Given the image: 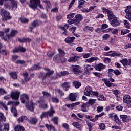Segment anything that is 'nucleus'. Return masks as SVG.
I'll return each instance as SVG.
<instances>
[{"label":"nucleus","mask_w":131,"mask_h":131,"mask_svg":"<svg viewBox=\"0 0 131 131\" xmlns=\"http://www.w3.org/2000/svg\"><path fill=\"white\" fill-rule=\"evenodd\" d=\"M21 101L23 104H26L28 110L32 112L34 110V106H36V104L32 102H29V96L27 94H23L21 96Z\"/></svg>","instance_id":"1"},{"label":"nucleus","mask_w":131,"mask_h":131,"mask_svg":"<svg viewBox=\"0 0 131 131\" xmlns=\"http://www.w3.org/2000/svg\"><path fill=\"white\" fill-rule=\"evenodd\" d=\"M58 51L59 53V55L58 54L56 55L53 57V60L56 63H58V62H62V63H64L66 62V59L64 58V56H65V52L63 51L62 49H58Z\"/></svg>","instance_id":"2"},{"label":"nucleus","mask_w":131,"mask_h":131,"mask_svg":"<svg viewBox=\"0 0 131 131\" xmlns=\"http://www.w3.org/2000/svg\"><path fill=\"white\" fill-rule=\"evenodd\" d=\"M9 1L11 3L10 4H6L5 5V9H9V10H16L17 9V2L15 0H0V5L3 6L4 2Z\"/></svg>","instance_id":"3"},{"label":"nucleus","mask_w":131,"mask_h":131,"mask_svg":"<svg viewBox=\"0 0 131 131\" xmlns=\"http://www.w3.org/2000/svg\"><path fill=\"white\" fill-rule=\"evenodd\" d=\"M108 17L110 24H111V25L114 27L120 25V23H119V21L117 19V17L113 14V12H112V11L108 12Z\"/></svg>","instance_id":"4"},{"label":"nucleus","mask_w":131,"mask_h":131,"mask_svg":"<svg viewBox=\"0 0 131 131\" xmlns=\"http://www.w3.org/2000/svg\"><path fill=\"white\" fill-rule=\"evenodd\" d=\"M6 121V117L4 116L2 113H0V131H9L10 129V125L6 123L4 124V125H2L3 122Z\"/></svg>","instance_id":"5"},{"label":"nucleus","mask_w":131,"mask_h":131,"mask_svg":"<svg viewBox=\"0 0 131 131\" xmlns=\"http://www.w3.org/2000/svg\"><path fill=\"white\" fill-rule=\"evenodd\" d=\"M37 6L40 9H43V7L40 4V0H30L29 7L33 10L37 9Z\"/></svg>","instance_id":"6"},{"label":"nucleus","mask_w":131,"mask_h":131,"mask_svg":"<svg viewBox=\"0 0 131 131\" xmlns=\"http://www.w3.org/2000/svg\"><path fill=\"white\" fill-rule=\"evenodd\" d=\"M54 113H55V111L53 109V106H51L50 110L47 112H43L40 115V117L41 119L45 118V117H51V116H53Z\"/></svg>","instance_id":"7"},{"label":"nucleus","mask_w":131,"mask_h":131,"mask_svg":"<svg viewBox=\"0 0 131 131\" xmlns=\"http://www.w3.org/2000/svg\"><path fill=\"white\" fill-rule=\"evenodd\" d=\"M0 14L3 18V20H10L12 18V16H10V12L5 10L4 9H1Z\"/></svg>","instance_id":"8"},{"label":"nucleus","mask_w":131,"mask_h":131,"mask_svg":"<svg viewBox=\"0 0 131 131\" xmlns=\"http://www.w3.org/2000/svg\"><path fill=\"white\" fill-rule=\"evenodd\" d=\"M106 56L108 57H113L114 58H123V55L122 54L112 51L107 52Z\"/></svg>","instance_id":"9"},{"label":"nucleus","mask_w":131,"mask_h":131,"mask_svg":"<svg viewBox=\"0 0 131 131\" xmlns=\"http://www.w3.org/2000/svg\"><path fill=\"white\" fill-rule=\"evenodd\" d=\"M72 69L75 74L81 73V67L78 65H72Z\"/></svg>","instance_id":"10"},{"label":"nucleus","mask_w":131,"mask_h":131,"mask_svg":"<svg viewBox=\"0 0 131 131\" xmlns=\"http://www.w3.org/2000/svg\"><path fill=\"white\" fill-rule=\"evenodd\" d=\"M123 102L127 104L128 107H131V97L130 96L125 95L123 97Z\"/></svg>","instance_id":"11"},{"label":"nucleus","mask_w":131,"mask_h":131,"mask_svg":"<svg viewBox=\"0 0 131 131\" xmlns=\"http://www.w3.org/2000/svg\"><path fill=\"white\" fill-rule=\"evenodd\" d=\"M125 12L126 13V18L127 19V20H129V19H130L131 18V6L130 5H129L126 7Z\"/></svg>","instance_id":"12"},{"label":"nucleus","mask_w":131,"mask_h":131,"mask_svg":"<svg viewBox=\"0 0 131 131\" xmlns=\"http://www.w3.org/2000/svg\"><path fill=\"white\" fill-rule=\"evenodd\" d=\"M78 97V93H71L69 94V99L72 101V102H74L76 101V98Z\"/></svg>","instance_id":"13"},{"label":"nucleus","mask_w":131,"mask_h":131,"mask_svg":"<svg viewBox=\"0 0 131 131\" xmlns=\"http://www.w3.org/2000/svg\"><path fill=\"white\" fill-rule=\"evenodd\" d=\"M18 34V31L16 30H12L10 31L9 34L7 35V38L11 39V38H14L16 35Z\"/></svg>","instance_id":"14"},{"label":"nucleus","mask_w":131,"mask_h":131,"mask_svg":"<svg viewBox=\"0 0 131 131\" xmlns=\"http://www.w3.org/2000/svg\"><path fill=\"white\" fill-rule=\"evenodd\" d=\"M46 70H47V73L46 74V75H43V74H42V73H41L40 74V75H41L40 78H42V79H46V78L47 77H49V76H50V75H51V74H53V73H54V71H51L49 69H46Z\"/></svg>","instance_id":"15"},{"label":"nucleus","mask_w":131,"mask_h":131,"mask_svg":"<svg viewBox=\"0 0 131 131\" xmlns=\"http://www.w3.org/2000/svg\"><path fill=\"white\" fill-rule=\"evenodd\" d=\"M94 68L97 71H102L103 69H106V65L102 63H98L97 65L95 66Z\"/></svg>","instance_id":"16"},{"label":"nucleus","mask_w":131,"mask_h":131,"mask_svg":"<svg viewBox=\"0 0 131 131\" xmlns=\"http://www.w3.org/2000/svg\"><path fill=\"white\" fill-rule=\"evenodd\" d=\"M92 87L90 86H87L85 87V90L84 91V94L85 96H88L90 97L91 96V94H92Z\"/></svg>","instance_id":"17"},{"label":"nucleus","mask_w":131,"mask_h":131,"mask_svg":"<svg viewBox=\"0 0 131 131\" xmlns=\"http://www.w3.org/2000/svg\"><path fill=\"white\" fill-rule=\"evenodd\" d=\"M11 98L13 100H18L19 96H20V92H12L11 93Z\"/></svg>","instance_id":"18"},{"label":"nucleus","mask_w":131,"mask_h":131,"mask_svg":"<svg viewBox=\"0 0 131 131\" xmlns=\"http://www.w3.org/2000/svg\"><path fill=\"white\" fill-rule=\"evenodd\" d=\"M120 62L123 65V66H129L131 64V60H127L126 58L120 60Z\"/></svg>","instance_id":"19"},{"label":"nucleus","mask_w":131,"mask_h":131,"mask_svg":"<svg viewBox=\"0 0 131 131\" xmlns=\"http://www.w3.org/2000/svg\"><path fill=\"white\" fill-rule=\"evenodd\" d=\"M102 81L104 82V84L106 85L108 88H111L113 86V83L110 82V81L108 80V78H103L102 79Z\"/></svg>","instance_id":"20"},{"label":"nucleus","mask_w":131,"mask_h":131,"mask_svg":"<svg viewBox=\"0 0 131 131\" xmlns=\"http://www.w3.org/2000/svg\"><path fill=\"white\" fill-rule=\"evenodd\" d=\"M74 19L75 21L76 22V24H77V23H79L80 21L83 19V17H82V15L81 14H77L75 16Z\"/></svg>","instance_id":"21"},{"label":"nucleus","mask_w":131,"mask_h":131,"mask_svg":"<svg viewBox=\"0 0 131 131\" xmlns=\"http://www.w3.org/2000/svg\"><path fill=\"white\" fill-rule=\"evenodd\" d=\"M26 51V49L22 47L15 48L13 50V53H19V52H20L21 53H25Z\"/></svg>","instance_id":"22"},{"label":"nucleus","mask_w":131,"mask_h":131,"mask_svg":"<svg viewBox=\"0 0 131 131\" xmlns=\"http://www.w3.org/2000/svg\"><path fill=\"white\" fill-rule=\"evenodd\" d=\"M38 103L40 104L39 108H40V109H46L48 107V105H47V104L45 103L44 101L40 100L38 102Z\"/></svg>","instance_id":"23"},{"label":"nucleus","mask_w":131,"mask_h":131,"mask_svg":"<svg viewBox=\"0 0 131 131\" xmlns=\"http://www.w3.org/2000/svg\"><path fill=\"white\" fill-rule=\"evenodd\" d=\"M23 75L24 77L25 82H27L28 81H29V80H31V77L28 75V73H27V72L24 73Z\"/></svg>","instance_id":"24"},{"label":"nucleus","mask_w":131,"mask_h":131,"mask_svg":"<svg viewBox=\"0 0 131 131\" xmlns=\"http://www.w3.org/2000/svg\"><path fill=\"white\" fill-rule=\"evenodd\" d=\"M98 59H99V58H98V57H92L90 58L86 59L85 60V62L86 63H93V62H95V61H97V60H98Z\"/></svg>","instance_id":"25"},{"label":"nucleus","mask_w":131,"mask_h":131,"mask_svg":"<svg viewBox=\"0 0 131 131\" xmlns=\"http://www.w3.org/2000/svg\"><path fill=\"white\" fill-rule=\"evenodd\" d=\"M73 126L79 129V130H81V128H82V125L78 123L77 122H74L72 123Z\"/></svg>","instance_id":"26"},{"label":"nucleus","mask_w":131,"mask_h":131,"mask_svg":"<svg viewBox=\"0 0 131 131\" xmlns=\"http://www.w3.org/2000/svg\"><path fill=\"white\" fill-rule=\"evenodd\" d=\"M9 75L13 79H17V73L15 72H9Z\"/></svg>","instance_id":"27"},{"label":"nucleus","mask_w":131,"mask_h":131,"mask_svg":"<svg viewBox=\"0 0 131 131\" xmlns=\"http://www.w3.org/2000/svg\"><path fill=\"white\" fill-rule=\"evenodd\" d=\"M37 121H38V119L34 117L30 118L29 122L30 123H31V124H35L37 123Z\"/></svg>","instance_id":"28"},{"label":"nucleus","mask_w":131,"mask_h":131,"mask_svg":"<svg viewBox=\"0 0 131 131\" xmlns=\"http://www.w3.org/2000/svg\"><path fill=\"white\" fill-rule=\"evenodd\" d=\"M24 127L20 125H16L14 127L15 131H24Z\"/></svg>","instance_id":"29"},{"label":"nucleus","mask_w":131,"mask_h":131,"mask_svg":"<svg viewBox=\"0 0 131 131\" xmlns=\"http://www.w3.org/2000/svg\"><path fill=\"white\" fill-rule=\"evenodd\" d=\"M45 126L47 128L48 130L56 131V128H55V127H54V126L52 125H49L48 124H46Z\"/></svg>","instance_id":"30"},{"label":"nucleus","mask_w":131,"mask_h":131,"mask_svg":"<svg viewBox=\"0 0 131 131\" xmlns=\"http://www.w3.org/2000/svg\"><path fill=\"white\" fill-rule=\"evenodd\" d=\"M120 118L121 119H122L123 122H126L128 120V117L127 116V115H121L120 116Z\"/></svg>","instance_id":"31"},{"label":"nucleus","mask_w":131,"mask_h":131,"mask_svg":"<svg viewBox=\"0 0 131 131\" xmlns=\"http://www.w3.org/2000/svg\"><path fill=\"white\" fill-rule=\"evenodd\" d=\"M84 69L85 70H87V71L94 70V66L86 64V65H84Z\"/></svg>","instance_id":"32"},{"label":"nucleus","mask_w":131,"mask_h":131,"mask_svg":"<svg viewBox=\"0 0 131 131\" xmlns=\"http://www.w3.org/2000/svg\"><path fill=\"white\" fill-rule=\"evenodd\" d=\"M42 2L45 3L46 10L48 11V10L51 8V3H50V1L48 0H43Z\"/></svg>","instance_id":"33"},{"label":"nucleus","mask_w":131,"mask_h":131,"mask_svg":"<svg viewBox=\"0 0 131 131\" xmlns=\"http://www.w3.org/2000/svg\"><path fill=\"white\" fill-rule=\"evenodd\" d=\"M18 40L19 42H30L31 41L30 38H18Z\"/></svg>","instance_id":"34"},{"label":"nucleus","mask_w":131,"mask_h":131,"mask_svg":"<svg viewBox=\"0 0 131 131\" xmlns=\"http://www.w3.org/2000/svg\"><path fill=\"white\" fill-rule=\"evenodd\" d=\"M84 31H91V32H93L94 31V27H89L86 26L83 28Z\"/></svg>","instance_id":"35"},{"label":"nucleus","mask_w":131,"mask_h":131,"mask_svg":"<svg viewBox=\"0 0 131 131\" xmlns=\"http://www.w3.org/2000/svg\"><path fill=\"white\" fill-rule=\"evenodd\" d=\"M15 105V106H18L20 104V102H19L18 101H9L8 103H7V106H9V105Z\"/></svg>","instance_id":"36"},{"label":"nucleus","mask_w":131,"mask_h":131,"mask_svg":"<svg viewBox=\"0 0 131 131\" xmlns=\"http://www.w3.org/2000/svg\"><path fill=\"white\" fill-rule=\"evenodd\" d=\"M24 120H27V117L22 116L21 117H19L17 119V122H18V123H20V122H23Z\"/></svg>","instance_id":"37"},{"label":"nucleus","mask_w":131,"mask_h":131,"mask_svg":"<svg viewBox=\"0 0 131 131\" xmlns=\"http://www.w3.org/2000/svg\"><path fill=\"white\" fill-rule=\"evenodd\" d=\"M66 25L64 27H60L61 29V32L62 33L63 35L66 36Z\"/></svg>","instance_id":"38"},{"label":"nucleus","mask_w":131,"mask_h":131,"mask_svg":"<svg viewBox=\"0 0 131 131\" xmlns=\"http://www.w3.org/2000/svg\"><path fill=\"white\" fill-rule=\"evenodd\" d=\"M75 39V37L67 38L66 41L67 43H71V42H73V41H74Z\"/></svg>","instance_id":"39"},{"label":"nucleus","mask_w":131,"mask_h":131,"mask_svg":"<svg viewBox=\"0 0 131 131\" xmlns=\"http://www.w3.org/2000/svg\"><path fill=\"white\" fill-rule=\"evenodd\" d=\"M114 119H115V122L117 124H118V125H120V124H121V122H120V120L119 119V118H118V117H117L116 115L114 116Z\"/></svg>","instance_id":"40"},{"label":"nucleus","mask_w":131,"mask_h":131,"mask_svg":"<svg viewBox=\"0 0 131 131\" xmlns=\"http://www.w3.org/2000/svg\"><path fill=\"white\" fill-rule=\"evenodd\" d=\"M69 28L70 31H71L73 33H74L75 32V30H76V27H70L68 26V25H67V29Z\"/></svg>","instance_id":"41"},{"label":"nucleus","mask_w":131,"mask_h":131,"mask_svg":"<svg viewBox=\"0 0 131 131\" xmlns=\"http://www.w3.org/2000/svg\"><path fill=\"white\" fill-rule=\"evenodd\" d=\"M124 27H125V28H127L128 29H129V28H130V24L126 20H125L124 21Z\"/></svg>","instance_id":"42"},{"label":"nucleus","mask_w":131,"mask_h":131,"mask_svg":"<svg viewBox=\"0 0 131 131\" xmlns=\"http://www.w3.org/2000/svg\"><path fill=\"white\" fill-rule=\"evenodd\" d=\"M78 57L77 56L71 57H70L68 59L69 62H76L77 61Z\"/></svg>","instance_id":"43"},{"label":"nucleus","mask_w":131,"mask_h":131,"mask_svg":"<svg viewBox=\"0 0 131 131\" xmlns=\"http://www.w3.org/2000/svg\"><path fill=\"white\" fill-rule=\"evenodd\" d=\"M73 85L76 88V89H78L80 86H81V83L75 81L73 82Z\"/></svg>","instance_id":"44"},{"label":"nucleus","mask_w":131,"mask_h":131,"mask_svg":"<svg viewBox=\"0 0 131 131\" xmlns=\"http://www.w3.org/2000/svg\"><path fill=\"white\" fill-rule=\"evenodd\" d=\"M97 99L99 101H106V98L102 94L99 95Z\"/></svg>","instance_id":"45"},{"label":"nucleus","mask_w":131,"mask_h":131,"mask_svg":"<svg viewBox=\"0 0 131 131\" xmlns=\"http://www.w3.org/2000/svg\"><path fill=\"white\" fill-rule=\"evenodd\" d=\"M32 26H33V27H37L39 26V24L38 23V21L34 20L32 23Z\"/></svg>","instance_id":"46"},{"label":"nucleus","mask_w":131,"mask_h":131,"mask_svg":"<svg viewBox=\"0 0 131 131\" xmlns=\"http://www.w3.org/2000/svg\"><path fill=\"white\" fill-rule=\"evenodd\" d=\"M11 112L13 114L14 116H17V110L15 106L11 108Z\"/></svg>","instance_id":"47"},{"label":"nucleus","mask_w":131,"mask_h":131,"mask_svg":"<svg viewBox=\"0 0 131 131\" xmlns=\"http://www.w3.org/2000/svg\"><path fill=\"white\" fill-rule=\"evenodd\" d=\"M86 104L85 103H83L82 106H81V107H82V111H83V112H86L88 111V110H86Z\"/></svg>","instance_id":"48"},{"label":"nucleus","mask_w":131,"mask_h":131,"mask_svg":"<svg viewBox=\"0 0 131 131\" xmlns=\"http://www.w3.org/2000/svg\"><path fill=\"white\" fill-rule=\"evenodd\" d=\"M102 11L104 14H107L108 15V13L110 12H112L111 10H109L108 9H107L106 8H102Z\"/></svg>","instance_id":"49"},{"label":"nucleus","mask_w":131,"mask_h":131,"mask_svg":"<svg viewBox=\"0 0 131 131\" xmlns=\"http://www.w3.org/2000/svg\"><path fill=\"white\" fill-rule=\"evenodd\" d=\"M99 115H96L95 118L90 119V120L92 122H96V121L99 119Z\"/></svg>","instance_id":"50"},{"label":"nucleus","mask_w":131,"mask_h":131,"mask_svg":"<svg viewBox=\"0 0 131 131\" xmlns=\"http://www.w3.org/2000/svg\"><path fill=\"white\" fill-rule=\"evenodd\" d=\"M126 33H129V30L126 29L124 30H121V35H124V34H126Z\"/></svg>","instance_id":"51"},{"label":"nucleus","mask_w":131,"mask_h":131,"mask_svg":"<svg viewBox=\"0 0 131 131\" xmlns=\"http://www.w3.org/2000/svg\"><path fill=\"white\" fill-rule=\"evenodd\" d=\"M104 110V107L103 106H98L96 110L97 112L98 113H100V112H102Z\"/></svg>","instance_id":"52"},{"label":"nucleus","mask_w":131,"mask_h":131,"mask_svg":"<svg viewBox=\"0 0 131 131\" xmlns=\"http://www.w3.org/2000/svg\"><path fill=\"white\" fill-rule=\"evenodd\" d=\"M63 75H66V71L61 72L57 73V77H61Z\"/></svg>","instance_id":"53"},{"label":"nucleus","mask_w":131,"mask_h":131,"mask_svg":"<svg viewBox=\"0 0 131 131\" xmlns=\"http://www.w3.org/2000/svg\"><path fill=\"white\" fill-rule=\"evenodd\" d=\"M83 58L84 59H88L89 57H91V54L90 53H85V54H82V55Z\"/></svg>","instance_id":"54"},{"label":"nucleus","mask_w":131,"mask_h":131,"mask_svg":"<svg viewBox=\"0 0 131 131\" xmlns=\"http://www.w3.org/2000/svg\"><path fill=\"white\" fill-rule=\"evenodd\" d=\"M43 95L44 96V97H47V98H50V97H51V94H50V93L47 92H42Z\"/></svg>","instance_id":"55"},{"label":"nucleus","mask_w":131,"mask_h":131,"mask_svg":"<svg viewBox=\"0 0 131 131\" xmlns=\"http://www.w3.org/2000/svg\"><path fill=\"white\" fill-rule=\"evenodd\" d=\"M75 16V13H71L67 16L68 19H72Z\"/></svg>","instance_id":"56"},{"label":"nucleus","mask_w":131,"mask_h":131,"mask_svg":"<svg viewBox=\"0 0 131 131\" xmlns=\"http://www.w3.org/2000/svg\"><path fill=\"white\" fill-rule=\"evenodd\" d=\"M96 101H97V99H90L89 100V104H91V105H93V104H95V103H96Z\"/></svg>","instance_id":"57"},{"label":"nucleus","mask_w":131,"mask_h":131,"mask_svg":"<svg viewBox=\"0 0 131 131\" xmlns=\"http://www.w3.org/2000/svg\"><path fill=\"white\" fill-rule=\"evenodd\" d=\"M93 74H94L95 76H97V77H99V78L102 77V75H103V74H102L101 73H98V72H94Z\"/></svg>","instance_id":"58"},{"label":"nucleus","mask_w":131,"mask_h":131,"mask_svg":"<svg viewBox=\"0 0 131 131\" xmlns=\"http://www.w3.org/2000/svg\"><path fill=\"white\" fill-rule=\"evenodd\" d=\"M95 32H97V33H102L103 32V29H100V28H97L95 30Z\"/></svg>","instance_id":"59"},{"label":"nucleus","mask_w":131,"mask_h":131,"mask_svg":"<svg viewBox=\"0 0 131 131\" xmlns=\"http://www.w3.org/2000/svg\"><path fill=\"white\" fill-rule=\"evenodd\" d=\"M0 54H3V55H5L6 56H7V55H9L8 51H7V50H2Z\"/></svg>","instance_id":"60"},{"label":"nucleus","mask_w":131,"mask_h":131,"mask_svg":"<svg viewBox=\"0 0 131 131\" xmlns=\"http://www.w3.org/2000/svg\"><path fill=\"white\" fill-rule=\"evenodd\" d=\"M99 127H100V129H101V130H103L105 129V128H106V126L104 124L101 123L99 125Z\"/></svg>","instance_id":"61"},{"label":"nucleus","mask_w":131,"mask_h":131,"mask_svg":"<svg viewBox=\"0 0 131 131\" xmlns=\"http://www.w3.org/2000/svg\"><path fill=\"white\" fill-rule=\"evenodd\" d=\"M90 95H89V97H93V96H98L99 94L97 92H93L92 91Z\"/></svg>","instance_id":"62"},{"label":"nucleus","mask_w":131,"mask_h":131,"mask_svg":"<svg viewBox=\"0 0 131 131\" xmlns=\"http://www.w3.org/2000/svg\"><path fill=\"white\" fill-rule=\"evenodd\" d=\"M20 20L21 21V22H22V23H27V22L29 21V20L25 18H20Z\"/></svg>","instance_id":"63"},{"label":"nucleus","mask_w":131,"mask_h":131,"mask_svg":"<svg viewBox=\"0 0 131 131\" xmlns=\"http://www.w3.org/2000/svg\"><path fill=\"white\" fill-rule=\"evenodd\" d=\"M111 60L108 57H106L103 59L104 63H110Z\"/></svg>","instance_id":"64"}]
</instances>
